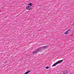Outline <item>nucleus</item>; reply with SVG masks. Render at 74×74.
Listing matches in <instances>:
<instances>
[{
	"label": "nucleus",
	"instance_id": "nucleus-7",
	"mask_svg": "<svg viewBox=\"0 0 74 74\" xmlns=\"http://www.w3.org/2000/svg\"><path fill=\"white\" fill-rule=\"evenodd\" d=\"M32 3H29L28 4V5H32Z\"/></svg>",
	"mask_w": 74,
	"mask_h": 74
},
{
	"label": "nucleus",
	"instance_id": "nucleus-8",
	"mask_svg": "<svg viewBox=\"0 0 74 74\" xmlns=\"http://www.w3.org/2000/svg\"><path fill=\"white\" fill-rule=\"evenodd\" d=\"M49 67H48V66H46V69H49Z\"/></svg>",
	"mask_w": 74,
	"mask_h": 74
},
{
	"label": "nucleus",
	"instance_id": "nucleus-6",
	"mask_svg": "<svg viewBox=\"0 0 74 74\" xmlns=\"http://www.w3.org/2000/svg\"><path fill=\"white\" fill-rule=\"evenodd\" d=\"M43 47L44 48V49H46V48H48V46L47 45V46H43Z\"/></svg>",
	"mask_w": 74,
	"mask_h": 74
},
{
	"label": "nucleus",
	"instance_id": "nucleus-9",
	"mask_svg": "<svg viewBox=\"0 0 74 74\" xmlns=\"http://www.w3.org/2000/svg\"><path fill=\"white\" fill-rule=\"evenodd\" d=\"M27 73L28 74V73H30V71H27Z\"/></svg>",
	"mask_w": 74,
	"mask_h": 74
},
{
	"label": "nucleus",
	"instance_id": "nucleus-2",
	"mask_svg": "<svg viewBox=\"0 0 74 74\" xmlns=\"http://www.w3.org/2000/svg\"><path fill=\"white\" fill-rule=\"evenodd\" d=\"M63 61V60H61L59 61H58L56 63H55L52 66V67H54V66H56L57 64H59V63H61Z\"/></svg>",
	"mask_w": 74,
	"mask_h": 74
},
{
	"label": "nucleus",
	"instance_id": "nucleus-5",
	"mask_svg": "<svg viewBox=\"0 0 74 74\" xmlns=\"http://www.w3.org/2000/svg\"><path fill=\"white\" fill-rule=\"evenodd\" d=\"M70 30H71V29H69V30H68V31H67L66 32H65L64 33L65 34H68V32H69V31H70Z\"/></svg>",
	"mask_w": 74,
	"mask_h": 74
},
{
	"label": "nucleus",
	"instance_id": "nucleus-1",
	"mask_svg": "<svg viewBox=\"0 0 74 74\" xmlns=\"http://www.w3.org/2000/svg\"><path fill=\"white\" fill-rule=\"evenodd\" d=\"M45 49L44 47H41L37 49L34 52L32 53L34 55H35L36 53H38V52H42V51Z\"/></svg>",
	"mask_w": 74,
	"mask_h": 74
},
{
	"label": "nucleus",
	"instance_id": "nucleus-4",
	"mask_svg": "<svg viewBox=\"0 0 74 74\" xmlns=\"http://www.w3.org/2000/svg\"><path fill=\"white\" fill-rule=\"evenodd\" d=\"M68 74V72L67 70H65L64 71V72H63L62 73V74Z\"/></svg>",
	"mask_w": 74,
	"mask_h": 74
},
{
	"label": "nucleus",
	"instance_id": "nucleus-3",
	"mask_svg": "<svg viewBox=\"0 0 74 74\" xmlns=\"http://www.w3.org/2000/svg\"><path fill=\"white\" fill-rule=\"evenodd\" d=\"M26 9L27 10H30L31 9V7L29 6H28L26 7Z\"/></svg>",
	"mask_w": 74,
	"mask_h": 74
},
{
	"label": "nucleus",
	"instance_id": "nucleus-10",
	"mask_svg": "<svg viewBox=\"0 0 74 74\" xmlns=\"http://www.w3.org/2000/svg\"><path fill=\"white\" fill-rule=\"evenodd\" d=\"M28 74V73H27V72H26L25 73V74Z\"/></svg>",
	"mask_w": 74,
	"mask_h": 74
}]
</instances>
